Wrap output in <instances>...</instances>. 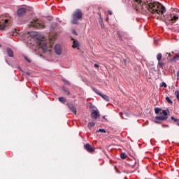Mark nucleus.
<instances>
[{
  "label": "nucleus",
  "instance_id": "a211bd4d",
  "mask_svg": "<svg viewBox=\"0 0 179 179\" xmlns=\"http://www.w3.org/2000/svg\"><path fill=\"white\" fill-rule=\"evenodd\" d=\"M62 90L66 93L67 96H69L71 94L69 90H68L67 88H65V87H63Z\"/></svg>",
  "mask_w": 179,
  "mask_h": 179
},
{
  "label": "nucleus",
  "instance_id": "f704fd0d",
  "mask_svg": "<svg viewBox=\"0 0 179 179\" xmlns=\"http://www.w3.org/2000/svg\"><path fill=\"white\" fill-rule=\"evenodd\" d=\"M93 152H94V148H90V153H93Z\"/></svg>",
  "mask_w": 179,
  "mask_h": 179
},
{
  "label": "nucleus",
  "instance_id": "ea45409f",
  "mask_svg": "<svg viewBox=\"0 0 179 179\" xmlns=\"http://www.w3.org/2000/svg\"><path fill=\"white\" fill-rule=\"evenodd\" d=\"M135 164H136V162H134V164L131 165V167H135Z\"/></svg>",
  "mask_w": 179,
  "mask_h": 179
},
{
  "label": "nucleus",
  "instance_id": "4c0bfd02",
  "mask_svg": "<svg viewBox=\"0 0 179 179\" xmlns=\"http://www.w3.org/2000/svg\"><path fill=\"white\" fill-rule=\"evenodd\" d=\"M108 13L109 15H113V11H111V10H108Z\"/></svg>",
  "mask_w": 179,
  "mask_h": 179
},
{
  "label": "nucleus",
  "instance_id": "b1692460",
  "mask_svg": "<svg viewBox=\"0 0 179 179\" xmlns=\"http://www.w3.org/2000/svg\"><path fill=\"white\" fill-rule=\"evenodd\" d=\"M96 132H101L102 134H106V129H99L98 131H96Z\"/></svg>",
  "mask_w": 179,
  "mask_h": 179
},
{
  "label": "nucleus",
  "instance_id": "473e14b6",
  "mask_svg": "<svg viewBox=\"0 0 179 179\" xmlns=\"http://www.w3.org/2000/svg\"><path fill=\"white\" fill-rule=\"evenodd\" d=\"M101 29H104V22L100 23Z\"/></svg>",
  "mask_w": 179,
  "mask_h": 179
},
{
  "label": "nucleus",
  "instance_id": "20e7f679",
  "mask_svg": "<svg viewBox=\"0 0 179 179\" xmlns=\"http://www.w3.org/2000/svg\"><path fill=\"white\" fill-rule=\"evenodd\" d=\"M29 27H34V29H44V22L38 21V20H34L29 24Z\"/></svg>",
  "mask_w": 179,
  "mask_h": 179
},
{
  "label": "nucleus",
  "instance_id": "412c9836",
  "mask_svg": "<svg viewBox=\"0 0 179 179\" xmlns=\"http://www.w3.org/2000/svg\"><path fill=\"white\" fill-rule=\"evenodd\" d=\"M120 157H121V159H127V157H128V156L125 153H122L120 155Z\"/></svg>",
  "mask_w": 179,
  "mask_h": 179
},
{
  "label": "nucleus",
  "instance_id": "0eeeda50",
  "mask_svg": "<svg viewBox=\"0 0 179 179\" xmlns=\"http://www.w3.org/2000/svg\"><path fill=\"white\" fill-rule=\"evenodd\" d=\"M91 117L93 120H97V118H100V112L99 110H92L91 112Z\"/></svg>",
  "mask_w": 179,
  "mask_h": 179
},
{
  "label": "nucleus",
  "instance_id": "c9c22d12",
  "mask_svg": "<svg viewBox=\"0 0 179 179\" xmlns=\"http://www.w3.org/2000/svg\"><path fill=\"white\" fill-rule=\"evenodd\" d=\"M72 33H73V34H75L76 36L78 34L76 33V31H75V30H73V31H72Z\"/></svg>",
  "mask_w": 179,
  "mask_h": 179
},
{
  "label": "nucleus",
  "instance_id": "9d476101",
  "mask_svg": "<svg viewBox=\"0 0 179 179\" xmlns=\"http://www.w3.org/2000/svg\"><path fill=\"white\" fill-rule=\"evenodd\" d=\"M55 52L57 54V55H61L62 54V47L61 45L57 44L55 46Z\"/></svg>",
  "mask_w": 179,
  "mask_h": 179
},
{
  "label": "nucleus",
  "instance_id": "5701e85b",
  "mask_svg": "<svg viewBox=\"0 0 179 179\" xmlns=\"http://www.w3.org/2000/svg\"><path fill=\"white\" fill-rule=\"evenodd\" d=\"M166 101H168L169 103V104H173V101H171V99H170V97H169V96L166 97Z\"/></svg>",
  "mask_w": 179,
  "mask_h": 179
},
{
  "label": "nucleus",
  "instance_id": "e433bc0d",
  "mask_svg": "<svg viewBox=\"0 0 179 179\" xmlns=\"http://www.w3.org/2000/svg\"><path fill=\"white\" fill-rule=\"evenodd\" d=\"M177 79L179 80V71L177 72Z\"/></svg>",
  "mask_w": 179,
  "mask_h": 179
},
{
  "label": "nucleus",
  "instance_id": "dca6fc26",
  "mask_svg": "<svg viewBox=\"0 0 179 179\" xmlns=\"http://www.w3.org/2000/svg\"><path fill=\"white\" fill-rule=\"evenodd\" d=\"M179 59V55L178 54H176L173 59H171V62H176V61H178Z\"/></svg>",
  "mask_w": 179,
  "mask_h": 179
},
{
  "label": "nucleus",
  "instance_id": "6ab92c4d",
  "mask_svg": "<svg viewBox=\"0 0 179 179\" xmlns=\"http://www.w3.org/2000/svg\"><path fill=\"white\" fill-rule=\"evenodd\" d=\"M162 53H158V55H157V61L159 62L162 61Z\"/></svg>",
  "mask_w": 179,
  "mask_h": 179
},
{
  "label": "nucleus",
  "instance_id": "c85d7f7f",
  "mask_svg": "<svg viewBox=\"0 0 179 179\" xmlns=\"http://www.w3.org/2000/svg\"><path fill=\"white\" fill-rule=\"evenodd\" d=\"M158 65H159V68H163L164 64L162 62H159Z\"/></svg>",
  "mask_w": 179,
  "mask_h": 179
},
{
  "label": "nucleus",
  "instance_id": "4be33fe9",
  "mask_svg": "<svg viewBox=\"0 0 179 179\" xmlns=\"http://www.w3.org/2000/svg\"><path fill=\"white\" fill-rule=\"evenodd\" d=\"M155 114H159L160 113V111H162V109L159 108H156L155 109Z\"/></svg>",
  "mask_w": 179,
  "mask_h": 179
},
{
  "label": "nucleus",
  "instance_id": "a19ab883",
  "mask_svg": "<svg viewBox=\"0 0 179 179\" xmlns=\"http://www.w3.org/2000/svg\"><path fill=\"white\" fill-rule=\"evenodd\" d=\"M162 127H164V128L166 127H169V125H167V124H162Z\"/></svg>",
  "mask_w": 179,
  "mask_h": 179
},
{
  "label": "nucleus",
  "instance_id": "2f4dec72",
  "mask_svg": "<svg viewBox=\"0 0 179 179\" xmlns=\"http://www.w3.org/2000/svg\"><path fill=\"white\" fill-rule=\"evenodd\" d=\"M155 124H162V122H160V120H155Z\"/></svg>",
  "mask_w": 179,
  "mask_h": 179
},
{
  "label": "nucleus",
  "instance_id": "a18cd8bd",
  "mask_svg": "<svg viewBox=\"0 0 179 179\" xmlns=\"http://www.w3.org/2000/svg\"><path fill=\"white\" fill-rule=\"evenodd\" d=\"M0 47H1V45H0Z\"/></svg>",
  "mask_w": 179,
  "mask_h": 179
},
{
  "label": "nucleus",
  "instance_id": "f03ea898",
  "mask_svg": "<svg viewBox=\"0 0 179 179\" xmlns=\"http://www.w3.org/2000/svg\"><path fill=\"white\" fill-rule=\"evenodd\" d=\"M30 36H31L33 40H36V43L38 44L40 48L45 52L46 51H51V48L54 46V41L57 40V34H50V38H49V43L48 44L47 42L44 40V38L43 39H40V36H38V34L37 32H31Z\"/></svg>",
  "mask_w": 179,
  "mask_h": 179
},
{
  "label": "nucleus",
  "instance_id": "423d86ee",
  "mask_svg": "<svg viewBox=\"0 0 179 179\" xmlns=\"http://www.w3.org/2000/svg\"><path fill=\"white\" fill-rule=\"evenodd\" d=\"M92 90L96 93V94H98L99 96H100L101 97H102V99H103V100H105L106 101H110V97H108V96L101 93L100 91H99V90L92 87Z\"/></svg>",
  "mask_w": 179,
  "mask_h": 179
},
{
  "label": "nucleus",
  "instance_id": "bb28decb",
  "mask_svg": "<svg viewBox=\"0 0 179 179\" xmlns=\"http://www.w3.org/2000/svg\"><path fill=\"white\" fill-rule=\"evenodd\" d=\"M160 87H167V84H166V83H162L160 85Z\"/></svg>",
  "mask_w": 179,
  "mask_h": 179
},
{
  "label": "nucleus",
  "instance_id": "1a4fd4ad",
  "mask_svg": "<svg viewBox=\"0 0 179 179\" xmlns=\"http://www.w3.org/2000/svg\"><path fill=\"white\" fill-rule=\"evenodd\" d=\"M27 10L24 8H20L17 11V15L19 17H22V16L24 15Z\"/></svg>",
  "mask_w": 179,
  "mask_h": 179
},
{
  "label": "nucleus",
  "instance_id": "72a5a7b5",
  "mask_svg": "<svg viewBox=\"0 0 179 179\" xmlns=\"http://www.w3.org/2000/svg\"><path fill=\"white\" fill-rule=\"evenodd\" d=\"M117 34H118L120 40H122V36H121V34H120L119 32H117Z\"/></svg>",
  "mask_w": 179,
  "mask_h": 179
},
{
  "label": "nucleus",
  "instance_id": "a878e982",
  "mask_svg": "<svg viewBox=\"0 0 179 179\" xmlns=\"http://www.w3.org/2000/svg\"><path fill=\"white\" fill-rule=\"evenodd\" d=\"M63 83L65 84V85H71V83H69V81L65 80V79H63L62 80Z\"/></svg>",
  "mask_w": 179,
  "mask_h": 179
},
{
  "label": "nucleus",
  "instance_id": "c03bdc74",
  "mask_svg": "<svg viewBox=\"0 0 179 179\" xmlns=\"http://www.w3.org/2000/svg\"><path fill=\"white\" fill-rule=\"evenodd\" d=\"M103 118H106V116H103Z\"/></svg>",
  "mask_w": 179,
  "mask_h": 179
},
{
  "label": "nucleus",
  "instance_id": "58836bf2",
  "mask_svg": "<svg viewBox=\"0 0 179 179\" xmlns=\"http://www.w3.org/2000/svg\"><path fill=\"white\" fill-rule=\"evenodd\" d=\"M90 126H91V127H93V126H94V123H93V122H91V123H90Z\"/></svg>",
  "mask_w": 179,
  "mask_h": 179
},
{
  "label": "nucleus",
  "instance_id": "6e6552de",
  "mask_svg": "<svg viewBox=\"0 0 179 179\" xmlns=\"http://www.w3.org/2000/svg\"><path fill=\"white\" fill-rule=\"evenodd\" d=\"M169 24H173V23H174V22L178 20V15H175V14L171 15L169 18Z\"/></svg>",
  "mask_w": 179,
  "mask_h": 179
},
{
  "label": "nucleus",
  "instance_id": "39448f33",
  "mask_svg": "<svg viewBox=\"0 0 179 179\" xmlns=\"http://www.w3.org/2000/svg\"><path fill=\"white\" fill-rule=\"evenodd\" d=\"M169 110H163L162 114H163V115L161 116H157L155 117V120H158L159 121H166L167 120V118H169Z\"/></svg>",
  "mask_w": 179,
  "mask_h": 179
},
{
  "label": "nucleus",
  "instance_id": "2eb2a0df",
  "mask_svg": "<svg viewBox=\"0 0 179 179\" xmlns=\"http://www.w3.org/2000/svg\"><path fill=\"white\" fill-rule=\"evenodd\" d=\"M69 108H70L71 111H72V113L76 114V108H75L73 105H69Z\"/></svg>",
  "mask_w": 179,
  "mask_h": 179
},
{
  "label": "nucleus",
  "instance_id": "9b49d317",
  "mask_svg": "<svg viewBox=\"0 0 179 179\" xmlns=\"http://www.w3.org/2000/svg\"><path fill=\"white\" fill-rule=\"evenodd\" d=\"M8 22H9V20H5L4 21H2L0 22V30H3L5 27H6V24H8Z\"/></svg>",
  "mask_w": 179,
  "mask_h": 179
},
{
  "label": "nucleus",
  "instance_id": "79ce46f5",
  "mask_svg": "<svg viewBox=\"0 0 179 179\" xmlns=\"http://www.w3.org/2000/svg\"><path fill=\"white\" fill-rule=\"evenodd\" d=\"M168 55L169 57H171V53H169Z\"/></svg>",
  "mask_w": 179,
  "mask_h": 179
},
{
  "label": "nucleus",
  "instance_id": "393cba45",
  "mask_svg": "<svg viewBox=\"0 0 179 179\" xmlns=\"http://www.w3.org/2000/svg\"><path fill=\"white\" fill-rule=\"evenodd\" d=\"M24 59L29 63L31 62V59H30L27 56H24Z\"/></svg>",
  "mask_w": 179,
  "mask_h": 179
},
{
  "label": "nucleus",
  "instance_id": "aec40b11",
  "mask_svg": "<svg viewBox=\"0 0 179 179\" xmlns=\"http://www.w3.org/2000/svg\"><path fill=\"white\" fill-rule=\"evenodd\" d=\"M59 101H60V103H65L66 101V99L64 97H59Z\"/></svg>",
  "mask_w": 179,
  "mask_h": 179
},
{
  "label": "nucleus",
  "instance_id": "f257e3e1",
  "mask_svg": "<svg viewBox=\"0 0 179 179\" xmlns=\"http://www.w3.org/2000/svg\"><path fill=\"white\" fill-rule=\"evenodd\" d=\"M133 8H134L136 12L143 15L150 13L152 16H155V15H164V13H166V8L158 2L134 0Z\"/></svg>",
  "mask_w": 179,
  "mask_h": 179
},
{
  "label": "nucleus",
  "instance_id": "37998d69",
  "mask_svg": "<svg viewBox=\"0 0 179 179\" xmlns=\"http://www.w3.org/2000/svg\"><path fill=\"white\" fill-rule=\"evenodd\" d=\"M89 125H90V122L88 123V127H89Z\"/></svg>",
  "mask_w": 179,
  "mask_h": 179
},
{
  "label": "nucleus",
  "instance_id": "7c9ffc66",
  "mask_svg": "<svg viewBox=\"0 0 179 179\" xmlns=\"http://www.w3.org/2000/svg\"><path fill=\"white\" fill-rule=\"evenodd\" d=\"M94 68H96V69H99V68H100V66L99 64H94Z\"/></svg>",
  "mask_w": 179,
  "mask_h": 179
},
{
  "label": "nucleus",
  "instance_id": "f3484780",
  "mask_svg": "<svg viewBox=\"0 0 179 179\" xmlns=\"http://www.w3.org/2000/svg\"><path fill=\"white\" fill-rule=\"evenodd\" d=\"M84 148L87 152H90V144L87 143L84 145Z\"/></svg>",
  "mask_w": 179,
  "mask_h": 179
},
{
  "label": "nucleus",
  "instance_id": "f8f14e48",
  "mask_svg": "<svg viewBox=\"0 0 179 179\" xmlns=\"http://www.w3.org/2000/svg\"><path fill=\"white\" fill-rule=\"evenodd\" d=\"M73 48H77L78 50H79V42H78V41H73V45H72Z\"/></svg>",
  "mask_w": 179,
  "mask_h": 179
},
{
  "label": "nucleus",
  "instance_id": "7ed1b4c3",
  "mask_svg": "<svg viewBox=\"0 0 179 179\" xmlns=\"http://www.w3.org/2000/svg\"><path fill=\"white\" fill-rule=\"evenodd\" d=\"M83 16V13L80 9L76 10L72 15V24H78V23H79V20L82 19Z\"/></svg>",
  "mask_w": 179,
  "mask_h": 179
},
{
  "label": "nucleus",
  "instance_id": "4468645a",
  "mask_svg": "<svg viewBox=\"0 0 179 179\" xmlns=\"http://www.w3.org/2000/svg\"><path fill=\"white\" fill-rule=\"evenodd\" d=\"M171 120H172V121H173L174 124H176V125H178V127H179V119H177L174 117H171Z\"/></svg>",
  "mask_w": 179,
  "mask_h": 179
},
{
  "label": "nucleus",
  "instance_id": "ddd939ff",
  "mask_svg": "<svg viewBox=\"0 0 179 179\" xmlns=\"http://www.w3.org/2000/svg\"><path fill=\"white\" fill-rule=\"evenodd\" d=\"M7 54L8 57H13V50L10 48H7Z\"/></svg>",
  "mask_w": 179,
  "mask_h": 179
},
{
  "label": "nucleus",
  "instance_id": "c756f323",
  "mask_svg": "<svg viewBox=\"0 0 179 179\" xmlns=\"http://www.w3.org/2000/svg\"><path fill=\"white\" fill-rule=\"evenodd\" d=\"M103 22V17H101V15L99 14V23H102Z\"/></svg>",
  "mask_w": 179,
  "mask_h": 179
},
{
  "label": "nucleus",
  "instance_id": "cd10ccee",
  "mask_svg": "<svg viewBox=\"0 0 179 179\" xmlns=\"http://www.w3.org/2000/svg\"><path fill=\"white\" fill-rule=\"evenodd\" d=\"M175 94L176 96V99H178V100H179V91H176Z\"/></svg>",
  "mask_w": 179,
  "mask_h": 179
}]
</instances>
